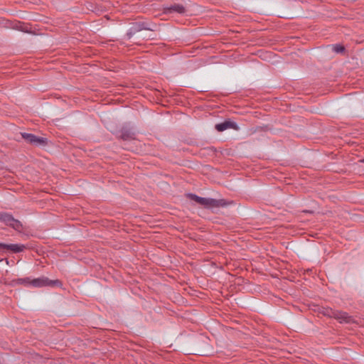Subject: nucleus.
Segmentation results:
<instances>
[{"mask_svg":"<svg viewBox=\"0 0 364 364\" xmlns=\"http://www.w3.org/2000/svg\"><path fill=\"white\" fill-rule=\"evenodd\" d=\"M0 221L3 222L5 225H9L16 230L21 231L22 229V224L18 220H16L11 215L0 212Z\"/></svg>","mask_w":364,"mask_h":364,"instance_id":"1","label":"nucleus"},{"mask_svg":"<svg viewBox=\"0 0 364 364\" xmlns=\"http://www.w3.org/2000/svg\"><path fill=\"white\" fill-rule=\"evenodd\" d=\"M60 284V282L59 280H50L48 278L46 277L31 279L30 282L31 286L37 288L48 286H55Z\"/></svg>","mask_w":364,"mask_h":364,"instance_id":"2","label":"nucleus"},{"mask_svg":"<svg viewBox=\"0 0 364 364\" xmlns=\"http://www.w3.org/2000/svg\"><path fill=\"white\" fill-rule=\"evenodd\" d=\"M21 136L26 141L33 145L41 146L46 144L47 142L46 138L37 136L30 133H21Z\"/></svg>","mask_w":364,"mask_h":364,"instance_id":"3","label":"nucleus"},{"mask_svg":"<svg viewBox=\"0 0 364 364\" xmlns=\"http://www.w3.org/2000/svg\"><path fill=\"white\" fill-rule=\"evenodd\" d=\"M328 315L337 319L340 323H350L353 320L351 316H350L347 313L340 311H333L331 309Z\"/></svg>","mask_w":364,"mask_h":364,"instance_id":"4","label":"nucleus"},{"mask_svg":"<svg viewBox=\"0 0 364 364\" xmlns=\"http://www.w3.org/2000/svg\"><path fill=\"white\" fill-rule=\"evenodd\" d=\"M225 200H216L213 198H206V209H215L219 207L227 205Z\"/></svg>","mask_w":364,"mask_h":364,"instance_id":"5","label":"nucleus"},{"mask_svg":"<svg viewBox=\"0 0 364 364\" xmlns=\"http://www.w3.org/2000/svg\"><path fill=\"white\" fill-rule=\"evenodd\" d=\"M230 128H232V129H234L235 130H237L238 129V126L237 124V123L234 122H231V121H225L222 123H220V124H217L215 125V129L218 131V132H223L228 129H230Z\"/></svg>","mask_w":364,"mask_h":364,"instance_id":"6","label":"nucleus"},{"mask_svg":"<svg viewBox=\"0 0 364 364\" xmlns=\"http://www.w3.org/2000/svg\"><path fill=\"white\" fill-rule=\"evenodd\" d=\"M25 247H26L23 245H20V244L7 245V244L0 242V249L9 250L11 252H16V253L21 252L23 251Z\"/></svg>","mask_w":364,"mask_h":364,"instance_id":"7","label":"nucleus"},{"mask_svg":"<svg viewBox=\"0 0 364 364\" xmlns=\"http://www.w3.org/2000/svg\"><path fill=\"white\" fill-rule=\"evenodd\" d=\"M186 11L185 7L181 4H173L169 7H166L165 9V13L171 14V13H178V14H183Z\"/></svg>","mask_w":364,"mask_h":364,"instance_id":"8","label":"nucleus"},{"mask_svg":"<svg viewBox=\"0 0 364 364\" xmlns=\"http://www.w3.org/2000/svg\"><path fill=\"white\" fill-rule=\"evenodd\" d=\"M144 29H149V28H146L144 23L136 25L135 27H132L131 28V31L127 33V36H129V38H130L132 37V34L134 33V32L140 31Z\"/></svg>","mask_w":364,"mask_h":364,"instance_id":"9","label":"nucleus"},{"mask_svg":"<svg viewBox=\"0 0 364 364\" xmlns=\"http://www.w3.org/2000/svg\"><path fill=\"white\" fill-rule=\"evenodd\" d=\"M187 197L192 200L196 201V203L205 205V198L197 196L196 195L188 193L187 194Z\"/></svg>","mask_w":364,"mask_h":364,"instance_id":"10","label":"nucleus"},{"mask_svg":"<svg viewBox=\"0 0 364 364\" xmlns=\"http://www.w3.org/2000/svg\"><path fill=\"white\" fill-rule=\"evenodd\" d=\"M31 281V280L30 279V278L26 277V278L17 279L14 280V282L16 284H23L24 286L28 287V286H31V284H30Z\"/></svg>","mask_w":364,"mask_h":364,"instance_id":"11","label":"nucleus"},{"mask_svg":"<svg viewBox=\"0 0 364 364\" xmlns=\"http://www.w3.org/2000/svg\"><path fill=\"white\" fill-rule=\"evenodd\" d=\"M333 50L337 53H342L344 50V47L341 45H334L333 46Z\"/></svg>","mask_w":364,"mask_h":364,"instance_id":"12","label":"nucleus"},{"mask_svg":"<svg viewBox=\"0 0 364 364\" xmlns=\"http://www.w3.org/2000/svg\"><path fill=\"white\" fill-rule=\"evenodd\" d=\"M362 161L364 162V159Z\"/></svg>","mask_w":364,"mask_h":364,"instance_id":"13","label":"nucleus"}]
</instances>
